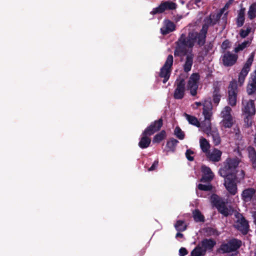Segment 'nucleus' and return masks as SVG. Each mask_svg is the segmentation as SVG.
Instances as JSON below:
<instances>
[{"label":"nucleus","mask_w":256,"mask_h":256,"mask_svg":"<svg viewBox=\"0 0 256 256\" xmlns=\"http://www.w3.org/2000/svg\"><path fill=\"white\" fill-rule=\"evenodd\" d=\"M200 36L198 32H190L188 36L184 34H181L176 42V47L174 50L175 56H184L187 54L188 50L194 46L195 43L201 47L206 43L204 40L200 41Z\"/></svg>","instance_id":"1"},{"label":"nucleus","mask_w":256,"mask_h":256,"mask_svg":"<svg viewBox=\"0 0 256 256\" xmlns=\"http://www.w3.org/2000/svg\"><path fill=\"white\" fill-rule=\"evenodd\" d=\"M162 125L163 120L162 118L151 122L142 132V136L138 142V146L142 149L148 148L151 142V139L149 136L159 131Z\"/></svg>","instance_id":"2"},{"label":"nucleus","mask_w":256,"mask_h":256,"mask_svg":"<svg viewBox=\"0 0 256 256\" xmlns=\"http://www.w3.org/2000/svg\"><path fill=\"white\" fill-rule=\"evenodd\" d=\"M212 105L210 100H206L203 103L202 114L204 120L201 122L198 128L208 136L212 130L211 118L212 112Z\"/></svg>","instance_id":"3"},{"label":"nucleus","mask_w":256,"mask_h":256,"mask_svg":"<svg viewBox=\"0 0 256 256\" xmlns=\"http://www.w3.org/2000/svg\"><path fill=\"white\" fill-rule=\"evenodd\" d=\"M222 12L221 11L216 14H210L209 16L204 18V24L200 32H198V34L200 36V41H202L201 40H202L206 42L208 28L211 26H214L218 22L222 15Z\"/></svg>","instance_id":"4"},{"label":"nucleus","mask_w":256,"mask_h":256,"mask_svg":"<svg viewBox=\"0 0 256 256\" xmlns=\"http://www.w3.org/2000/svg\"><path fill=\"white\" fill-rule=\"evenodd\" d=\"M239 164L236 158H228L223 163V166L219 171L218 174L221 176H224L229 174H236L234 172L236 168Z\"/></svg>","instance_id":"5"},{"label":"nucleus","mask_w":256,"mask_h":256,"mask_svg":"<svg viewBox=\"0 0 256 256\" xmlns=\"http://www.w3.org/2000/svg\"><path fill=\"white\" fill-rule=\"evenodd\" d=\"M242 246V241L236 238H232L227 243H222L218 252L221 254L228 253L238 250Z\"/></svg>","instance_id":"6"},{"label":"nucleus","mask_w":256,"mask_h":256,"mask_svg":"<svg viewBox=\"0 0 256 256\" xmlns=\"http://www.w3.org/2000/svg\"><path fill=\"white\" fill-rule=\"evenodd\" d=\"M174 62L173 56L170 54L168 56L164 65L161 68L159 76L164 78L163 83H166L170 78L171 71L172 70V66Z\"/></svg>","instance_id":"7"},{"label":"nucleus","mask_w":256,"mask_h":256,"mask_svg":"<svg viewBox=\"0 0 256 256\" xmlns=\"http://www.w3.org/2000/svg\"><path fill=\"white\" fill-rule=\"evenodd\" d=\"M228 104L232 106H234L236 104L238 88L237 82L233 80L230 82L228 88Z\"/></svg>","instance_id":"8"},{"label":"nucleus","mask_w":256,"mask_h":256,"mask_svg":"<svg viewBox=\"0 0 256 256\" xmlns=\"http://www.w3.org/2000/svg\"><path fill=\"white\" fill-rule=\"evenodd\" d=\"M222 177L224 178V185L226 190L231 195H235L238 192L236 174H229Z\"/></svg>","instance_id":"9"},{"label":"nucleus","mask_w":256,"mask_h":256,"mask_svg":"<svg viewBox=\"0 0 256 256\" xmlns=\"http://www.w3.org/2000/svg\"><path fill=\"white\" fill-rule=\"evenodd\" d=\"M236 217L237 220L234 222V227L243 235L247 234L250 230L248 222L242 214H238Z\"/></svg>","instance_id":"10"},{"label":"nucleus","mask_w":256,"mask_h":256,"mask_svg":"<svg viewBox=\"0 0 256 256\" xmlns=\"http://www.w3.org/2000/svg\"><path fill=\"white\" fill-rule=\"evenodd\" d=\"M177 4L172 1H162L160 4L152 9L150 14L156 15L164 12L166 10H172L176 9Z\"/></svg>","instance_id":"11"},{"label":"nucleus","mask_w":256,"mask_h":256,"mask_svg":"<svg viewBox=\"0 0 256 256\" xmlns=\"http://www.w3.org/2000/svg\"><path fill=\"white\" fill-rule=\"evenodd\" d=\"M211 198L214 206L217 208L220 213L224 216H228L230 214V210L226 206V202L222 200L216 194H213Z\"/></svg>","instance_id":"12"},{"label":"nucleus","mask_w":256,"mask_h":256,"mask_svg":"<svg viewBox=\"0 0 256 256\" xmlns=\"http://www.w3.org/2000/svg\"><path fill=\"white\" fill-rule=\"evenodd\" d=\"M200 80V75L198 73H193L190 76L187 84L188 90H190V94L192 96L197 94L198 84Z\"/></svg>","instance_id":"13"},{"label":"nucleus","mask_w":256,"mask_h":256,"mask_svg":"<svg viewBox=\"0 0 256 256\" xmlns=\"http://www.w3.org/2000/svg\"><path fill=\"white\" fill-rule=\"evenodd\" d=\"M176 88L174 93V98L176 100H181L184 96L186 90V82L184 78L176 80L175 82Z\"/></svg>","instance_id":"14"},{"label":"nucleus","mask_w":256,"mask_h":256,"mask_svg":"<svg viewBox=\"0 0 256 256\" xmlns=\"http://www.w3.org/2000/svg\"><path fill=\"white\" fill-rule=\"evenodd\" d=\"M242 110L243 114L254 115L256 110L254 100H242Z\"/></svg>","instance_id":"15"},{"label":"nucleus","mask_w":256,"mask_h":256,"mask_svg":"<svg viewBox=\"0 0 256 256\" xmlns=\"http://www.w3.org/2000/svg\"><path fill=\"white\" fill-rule=\"evenodd\" d=\"M256 190L252 188L244 189L242 193V198L246 202L256 200Z\"/></svg>","instance_id":"16"},{"label":"nucleus","mask_w":256,"mask_h":256,"mask_svg":"<svg viewBox=\"0 0 256 256\" xmlns=\"http://www.w3.org/2000/svg\"><path fill=\"white\" fill-rule=\"evenodd\" d=\"M238 58L237 54H231L229 51H228L224 54L222 60L224 66H231L236 64Z\"/></svg>","instance_id":"17"},{"label":"nucleus","mask_w":256,"mask_h":256,"mask_svg":"<svg viewBox=\"0 0 256 256\" xmlns=\"http://www.w3.org/2000/svg\"><path fill=\"white\" fill-rule=\"evenodd\" d=\"M198 244L206 254V251L211 252L213 250L214 246L216 244V241L212 238H205Z\"/></svg>","instance_id":"18"},{"label":"nucleus","mask_w":256,"mask_h":256,"mask_svg":"<svg viewBox=\"0 0 256 256\" xmlns=\"http://www.w3.org/2000/svg\"><path fill=\"white\" fill-rule=\"evenodd\" d=\"M220 86L218 82H216L213 84V92H212V101L214 104L218 105L221 98V94H220Z\"/></svg>","instance_id":"19"},{"label":"nucleus","mask_w":256,"mask_h":256,"mask_svg":"<svg viewBox=\"0 0 256 256\" xmlns=\"http://www.w3.org/2000/svg\"><path fill=\"white\" fill-rule=\"evenodd\" d=\"M246 91L248 95L256 93V76H251L249 78Z\"/></svg>","instance_id":"20"},{"label":"nucleus","mask_w":256,"mask_h":256,"mask_svg":"<svg viewBox=\"0 0 256 256\" xmlns=\"http://www.w3.org/2000/svg\"><path fill=\"white\" fill-rule=\"evenodd\" d=\"M164 26L160 29L161 32L162 34H166L175 30L176 26L172 22L166 20H164Z\"/></svg>","instance_id":"21"},{"label":"nucleus","mask_w":256,"mask_h":256,"mask_svg":"<svg viewBox=\"0 0 256 256\" xmlns=\"http://www.w3.org/2000/svg\"><path fill=\"white\" fill-rule=\"evenodd\" d=\"M222 154L220 150L215 148L212 152L209 151L206 154V156L210 160L218 162L220 160Z\"/></svg>","instance_id":"22"},{"label":"nucleus","mask_w":256,"mask_h":256,"mask_svg":"<svg viewBox=\"0 0 256 256\" xmlns=\"http://www.w3.org/2000/svg\"><path fill=\"white\" fill-rule=\"evenodd\" d=\"M186 56V60L183 66V69L185 72H188L192 69L194 55L190 52Z\"/></svg>","instance_id":"23"},{"label":"nucleus","mask_w":256,"mask_h":256,"mask_svg":"<svg viewBox=\"0 0 256 256\" xmlns=\"http://www.w3.org/2000/svg\"><path fill=\"white\" fill-rule=\"evenodd\" d=\"M246 8L240 4V9L238 11L236 24L238 27H241L244 25L245 20Z\"/></svg>","instance_id":"24"},{"label":"nucleus","mask_w":256,"mask_h":256,"mask_svg":"<svg viewBox=\"0 0 256 256\" xmlns=\"http://www.w3.org/2000/svg\"><path fill=\"white\" fill-rule=\"evenodd\" d=\"M248 157L252 163V168L256 170V150L254 148L249 146L248 148Z\"/></svg>","instance_id":"25"},{"label":"nucleus","mask_w":256,"mask_h":256,"mask_svg":"<svg viewBox=\"0 0 256 256\" xmlns=\"http://www.w3.org/2000/svg\"><path fill=\"white\" fill-rule=\"evenodd\" d=\"M254 60V57L252 56H250L248 58L246 62L243 66L240 72V74H241V75H248V72L250 70V66L252 64V62Z\"/></svg>","instance_id":"26"},{"label":"nucleus","mask_w":256,"mask_h":256,"mask_svg":"<svg viewBox=\"0 0 256 256\" xmlns=\"http://www.w3.org/2000/svg\"><path fill=\"white\" fill-rule=\"evenodd\" d=\"M200 146L202 151L206 154L209 151L210 145L208 141L204 138L200 139Z\"/></svg>","instance_id":"27"},{"label":"nucleus","mask_w":256,"mask_h":256,"mask_svg":"<svg viewBox=\"0 0 256 256\" xmlns=\"http://www.w3.org/2000/svg\"><path fill=\"white\" fill-rule=\"evenodd\" d=\"M193 218L196 222H204V216L202 214L200 211L198 209H196L192 212Z\"/></svg>","instance_id":"28"},{"label":"nucleus","mask_w":256,"mask_h":256,"mask_svg":"<svg viewBox=\"0 0 256 256\" xmlns=\"http://www.w3.org/2000/svg\"><path fill=\"white\" fill-rule=\"evenodd\" d=\"M178 143V141L177 140L173 138H170L166 142V147L168 149V150L174 152Z\"/></svg>","instance_id":"29"},{"label":"nucleus","mask_w":256,"mask_h":256,"mask_svg":"<svg viewBox=\"0 0 256 256\" xmlns=\"http://www.w3.org/2000/svg\"><path fill=\"white\" fill-rule=\"evenodd\" d=\"M174 228L178 232H184L187 228V226L184 220H178L174 224Z\"/></svg>","instance_id":"30"},{"label":"nucleus","mask_w":256,"mask_h":256,"mask_svg":"<svg viewBox=\"0 0 256 256\" xmlns=\"http://www.w3.org/2000/svg\"><path fill=\"white\" fill-rule=\"evenodd\" d=\"M206 254L202 248L198 244L197 246L191 252V256H204Z\"/></svg>","instance_id":"31"},{"label":"nucleus","mask_w":256,"mask_h":256,"mask_svg":"<svg viewBox=\"0 0 256 256\" xmlns=\"http://www.w3.org/2000/svg\"><path fill=\"white\" fill-rule=\"evenodd\" d=\"M205 236H216L220 235V232L215 228L208 227L204 230Z\"/></svg>","instance_id":"32"},{"label":"nucleus","mask_w":256,"mask_h":256,"mask_svg":"<svg viewBox=\"0 0 256 256\" xmlns=\"http://www.w3.org/2000/svg\"><path fill=\"white\" fill-rule=\"evenodd\" d=\"M210 134L212 136L213 142L215 146H218L220 144L221 140L218 131L212 130L209 133V135Z\"/></svg>","instance_id":"33"},{"label":"nucleus","mask_w":256,"mask_h":256,"mask_svg":"<svg viewBox=\"0 0 256 256\" xmlns=\"http://www.w3.org/2000/svg\"><path fill=\"white\" fill-rule=\"evenodd\" d=\"M184 115L186 120L190 124L195 126L197 127H199L198 125H200V122L196 117L190 116L186 113L184 114Z\"/></svg>","instance_id":"34"},{"label":"nucleus","mask_w":256,"mask_h":256,"mask_svg":"<svg viewBox=\"0 0 256 256\" xmlns=\"http://www.w3.org/2000/svg\"><path fill=\"white\" fill-rule=\"evenodd\" d=\"M248 15L250 20H253L256 17V3H253L250 6Z\"/></svg>","instance_id":"35"},{"label":"nucleus","mask_w":256,"mask_h":256,"mask_svg":"<svg viewBox=\"0 0 256 256\" xmlns=\"http://www.w3.org/2000/svg\"><path fill=\"white\" fill-rule=\"evenodd\" d=\"M166 137V132L164 130H162L160 132L154 136L153 142L159 143Z\"/></svg>","instance_id":"36"},{"label":"nucleus","mask_w":256,"mask_h":256,"mask_svg":"<svg viewBox=\"0 0 256 256\" xmlns=\"http://www.w3.org/2000/svg\"><path fill=\"white\" fill-rule=\"evenodd\" d=\"M222 124L225 128H230L234 124L232 117L222 118Z\"/></svg>","instance_id":"37"},{"label":"nucleus","mask_w":256,"mask_h":256,"mask_svg":"<svg viewBox=\"0 0 256 256\" xmlns=\"http://www.w3.org/2000/svg\"><path fill=\"white\" fill-rule=\"evenodd\" d=\"M250 44V42L248 40H245L242 44H238V46H236L234 48V52L236 53H238L239 52L242 50L247 46H248Z\"/></svg>","instance_id":"38"},{"label":"nucleus","mask_w":256,"mask_h":256,"mask_svg":"<svg viewBox=\"0 0 256 256\" xmlns=\"http://www.w3.org/2000/svg\"><path fill=\"white\" fill-rule=\"evenodd\" d=\"M174 135L180 140H184L185 134L179 126H176L174 130Z\"/></svg>","instance_id":"39"},{"label":"nucleus","mask_w":256,"mask_h":256,"mask_svg":"<svg viewBox=\"0 0 256 256\" xmlns=\"http://www.w3.org/2000/svg\"><path fill=\"white\" fill-rule=\"evenodd\" d=\"M198 190L202 191H210L212 188V186L210 184H199L198 186Z\"/></svg>","instance_id":"40"},{"label":"nucleus","mask_w":256,"mask_h":256,"mask_svg":"<svg viewBox=\"0 0 256 256\" xmlns=\"http://www.w3.org/2000/svg\"><path fill=\"white\" fill-rule=\"evenodd\" d=\"M231 112L232 108L228 106H226L221 112L222 116V118L232 117L230 114Z\"/></svg>","instance_id":"41"},{"label":"nucleus","mask_w":256,"mask_h":256,"mask_svg":"<svg viewBox=\"0 0 256 256\" xmlns=\"http://www.w3.org/2000/svg\"><path fill=\"white\" fill-rule=\"evenodd\" d=\"M214 174L205 175L202 174L200 182H207L210 184V182L213 180Z\"/></svg>","instance_id":"42"},{"label":"nucleus","mask_w":256,"mask_h":256,"mask_svg":"<svg viewBox=\"0 0 256 256\" xmlns=\"http://www.w3.org/2000/svg\"><path fill=\"white\" fill-rule=\"evenodd\" d=\"M245 116L244 118V122L248 126H250L252 124V116H253L252 114H244Z\"/></svg>","instance_id":"43"},{"label":"nucleus","mask_w":256,"mask_h":256,"mask_svg":"<svg viewBox=\"0 0 256 256\" xmlns=\"http://www.w3.org/2000/svg\"><path fill=\"white\" fill-rule=\"evenodd\" d=\"M202 174H214V173L212 172L211 169L209 167L206 166H202Z\"/></svg>","instance_id":"44"},{"label":"nucleus","mask_w":256,"mask_h":256,"mask_svg":"<svg viewBox=\"0 0 256 256\" xmlns=\"http://www.w3.org/2000/svg\"><path fill=\"white\" fill-rule=\"evenodd\" d=\"M251 28L250 27L247 28L245 30L242 29L240 30V37L242 38H244L247 36L250 32Z\"/></svg>","instance_id":"45"},{"label":"nucleus","mask_w":256,"mask_h":256,"mask_svg":"<svg viewBox=\"0 0 256 256\" xmlns=\"http://www.w3.org/2000/svg\"><path fill=\"white\" fill-rule=\"evenodd\" d=\"M213 44L212 42H209L206 44L204 46V50L205 55H207L208 52L212 49Z\"/></svg>","instance_id":"46"},{"label":"nucleus","mask_w":256,"mask_h":256,"mask_svg":"<svg viewBox=\"0 0 256 256\" xmlns=\"http://www.w3.org/2000/svg\"><path fill=\"white\" fill-rule=\"evenodd\" d=\"M194 153V152L190 149L186 150V158L189 161L192 162V161L194 160V157L191 156V154H193Z\"/></svg>","instance_id":"47"},{"label":"nucleus","mask_w":256,"mask_h":256,"mask_svg":"<svg viewBox=\"0 0 256 256\" xmlns=\"http://www.w3.org/2000/svg\"><path fill=\"white\" fill-rule=\"evenodd\" d=\"M222 48L224 50H226L230 47V42L228 40H224L222 44Z\"/></svg>","instance_id":"48"},{"label":"nucleus","mask_w":256,"mask_h":256,"mask_svg":"<svg viewBox=\"0 0 256 256\" xmlns=\"http://www.w3.org/2000/svg\"><path fill=\"white\" fill-rule=\"evenodd\" d=\"M158 160H154V162L152 164V166L148 168V171H153L158 168Z\"/></svg>","instance_id":"49"},{"label":"nucleus","mask_w":256,"mask_h":256,"mask_svg":"<svg viewBox=\"0 0 256 256\" xmlns=\"http://www.w3.org/2000/svg\"><path fill=\"white\" fill-rule=\"evenodd\" d=\"M246 76L247 75H241V74H239L238 82L240 85H242L244 84Z\"/></svg>","instance_id":"50"},{"label":"nucleus","mask_w":256,"mask_h":256,"mask_svg":"<svg viewBox=\"0 0 256 256\" xmlns=\"http://www.w3.org/2000/svg\"><path fill=\"white\" fill-rule=\"evenodd\" d=\"M188 254L187 250L184 248H181L179 250L180 256H185Z\"/></svg>","instance_id":"51"},{"label":"nucleus","mask_w":256,"mask_h":256,"mask_svg":"<svg viewBox=\"0 0 256 256\" xmlns=\"http://www.w3.org/2000/svg\"><path fill=\"white\" fill-rule=\"evenodd\" d=\"M178 232L176 235V238H182L184 237V234L180 232Z\"/></svg>","instance_id":"52"},{"label":"nucleus","mask_w":256,"mask_h":256,"mask_svg":"<svg viewBox=\"0 0 256 256\" xmlns=\"http://www.w3.org/2000/svg\"><path fill=\"white\" fill-rule=\"evenodd\" d=\"M252 216L254 218V222L256 225V212H254Z\"/></svg>","instance_id":"53"},{"label":"nucleus","mask_w":256,"mask_h":256,"mask_svg":"<svg viewBox=\"0 0 256 256\" xmlns=\"http://www.w3.org/2000/svg\"><path fill=\"white\" fill-rule=\"evenodd\" d=\"M240 172V178H244V175H245V173H244V170H241Z\"/></svg>","instance_id":"54"},{"label":"nucleus","mask_w":256,"mask_h":256,"mask_svg":"<svg viewBox=\"0 0 256 256\" xmlns=\"http://www.w3.org/2000/svg\"><path fill=\"white\" fill-rule=\"evenodd\" d=\"M196 106H201V105H202V104H201V102H196Z\"/></svg>","instance_id":"55"},{"label":"nucleus","mask_w":256,"mask_h":256,"mask_svg":"<svg viewBox=\"0 0 256 256\" xmlns=\"http://www.w3.org/2000/svg\"><path fill=\"white\" fill-rule=\"evenodd\" d=\"M200 1H201V0H195L194 2L196 4H198V3L200 2Z\"/></svg>","instance_id":"56"},{"label":"nucleus","mask_w":256,"mask_h":256,"mask_svg":"<svg viewBox=\"0 0 256 256\" xmlns=\"http://www.w3.org/2000/svg\"><path fill=\"white\" fill-rule=\"evenodd\" d=\"M254 256H256V252L254 253Z\"/></svg>","instance_id":"57"},{"label":"nucleus","mask_w":256,"mask_h":256,"mask_svg":"<svg viewBox=\"0 0 256 256\" xmlns=\"http://www.w3.org/2000/svg\"><path fill=\"white\" fill-rule=\"evenodd\" d=\"M234 0H230V2H232L234 1Z\"/></svg>","instance_id":"58"}]
</instances>
